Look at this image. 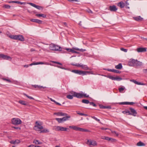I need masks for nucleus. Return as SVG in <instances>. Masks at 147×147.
<instances>
[{"mask_svg":"<svg viewBox=\"0 0 147 147\" xmlns=\"http://www.w3.org/2000/svg\"><path fill=\"white\" fill-rule=\"evenodd\" d=\"M122 79V78L119 76H116L115 77V80L118 81H120Z\"/></svg>","mask_w":147,"mask_h":147,"instance_id":"38","label":"nucleus"},{"mask_svg":"<svg viewBox=\"0 0 147 147\" xmlns=\"http://www.w3.org/2000/svg\"><path fill=\"white\" fill-rule=\"evenodd\" d=\"M35 146L34 145L32 144L30 145H29L28 146V147H34Z\"/></svg>","mask_w":147,"mask_h":147,"instance_id":"64","label":"nucleus"},{"mask_svg":"<svg viewBox=\"0 0 147 147\" xmlns=\"http://www.w3.org/2000/svg\"><path fill=\"white\" fill-rule=\"evenodd\" d=\"M74 49L75 50L79 51L81 52H84L86 51V50L85 49H79L78 48H75Z\"/></svg>","mask_w":147,"mask_h":147,"instance_id":"37","label":"nucleus"},{"mask_svg":"<svg viewBox=\"0 0 147 147\" xmlns=\"http://www.w3.org/2000/svg\"><path fill=\"white\" fill-rule=\"evenodd\" d=\"M118 104L119 105H127V102H121L119 103Z\"/></svg>","mask_w":147,"mask_h":147,"instance_id":"49","label":"nucleus"},{"mask_svg":"<svg viewBox=\"0 0 147 147\" xmlns=\"http://www.w3.org/2000/svg\"><path fill=\"white\" fill-rule=\"evenodd\" d=\"M71 52H72V53H77V54H78L79 53L78 52H77V51H74L73 50H72V51Z\"/></svg>","mask_w":147,"mask_h":147,"instance_id":"62","label":"nucleus"},{"mask_svg":"<svg viewBox=\"0 0 147 147\" xmlns=\"http://www.w3.org/2000/svg\"><path fill=\"white\" fill-rule=\"evenodd\" d=\"M74 96L71 95H68L66 97L68 99H72L73 98Z\"/></svg>","mask_w":147,"mask_h":147,"instance_id":"39","label":"nucleus"},{"mask_svg":"<svg viewBox=\"0 0 147 147\" xmlns=\"http://www.w3.org/2000/svg\"><path fill=\"white\" fill-rule=\"evenodd\" d=\"M12 128H13L16 129H19L20 130V128L19 127H12Z\"/></svg>","mask_w":147,"mask_h":147,"instance_id":"58","label":"nucleus"},{"mask_svg":"<svg viewBox=\"0 0 147 147\" xmlns=\"http://www.w3.org/2000/svg\"><path fill=\"white\" fill-rule=\"evenodd\" d=\"M99 106L100 109H111V107L110 106H103L102 105H100Z\"/></svg>","mask_w":147,"mask_h":147,"instance_id":"21","label":"nucleus"},{"mask_svg":"<svg viewBox=\"0 0 147 147\" xmlns=\"http://www.w3.org/2000/svg\"><path fill=\"white\" fill-rule=\"evenodd\" d=\"M121 50L125 52H126L127 51V49H124V48H121Z\"/></svg>","mask_w":147,"mask_h":147,"instance_id":"55","label":"nucleus"},{"mask_svg":"<svg viewBox=\"0 0 147 147\" xmlns=\"http://www.w3.org/2000/svg\"><path fill=\"white\" fill-rule=\"evenodd\" d=\"M137 145L138 146H145V144L142 142L140 141L137 144Z\"/></svg>","mask_w":147,"mask_h":147,"instance_id":"30","label":"nucleus"},{"mask_svg":"<svg viewBox=\"0 0 147 147\" xmlns=\"http://www.w3.org/2000/svg\"><path fill=\"white\" fill-rule=\"evenodd\" d=\"M108 9L111 11L115 12L117 11V8L115 5H110Z\"/></svg>","mask_w":147,"mask_h":147,"instance_id":"11","label":"nucleus"},{"mask_svg":"<svg viewBox=\"0 0 147 147\" xmlns=\"http://www.w3.org/2000/svg\"><path fill=\"white\" fill-rule=\"evenodd\" d=\"M49 48L53 51H60L62 50V48L61 47L53 43L50 45Z\"/></svg>","mask_w":147,"mask_h":147,"instance_id":"1","label":"nucleus"},{"mask_svg":"<svg viewBox=\"0 0 147 147\" xmlns=\"http://www.w3.org/2000/svg\"><path fill=\"white\" fill-rule=\"evenodd\" d=\"M108 78H109L110 79H111L113 80H115V77L112 76H109L108 77Z\"/></svg>","mask_w":147,"mask_h":147,"instance_id":"51","label":"nucleus"},{"mask_svg":"<svg viewBox=\"0 0 147 147\" xmlns=\"http://www.w3.org/2000/svg\"><path fill=\"white\" fill-rule=\"evenodd\" d=\"M30 21L33 22L38 23L39 24H41L42 22L41 20L37 19H31Z\"/></svg>","mask_w":147,"mask_h":147,"instance_id":"19","label":"nucleus"},{"mask_svg":"<svg viewBox=\"0 0 147 147\" xmlns=\"http://www.w3.org/2000/svg\"><path fill=\"white\" fill-rule=\"evenodd\" d=\"M49 132V131L47 129H44L40 131V133H47Z\"/></svg>","mask_w":147,"mask_h":147,"instance_id":"32","label":"nucleus"},{"mask_svg":"<svg viewBox=\"0 0 147 147\" xmlns=\"http://www.w3.org/2000/svg\"><path fill=\"white\" fill-rule=\"evenodd\" d=\"M91 117L92 118L94 119H95V120H96V121H97L98 122H99L100 123V120L98 119L97 118L93 116H91Z\"/></svg>","mask_w":147,"mask_h":147,"instance_id":"40","label":"nucleus"},{"mask_svg":"<svg viewBox=\"0 0 147 147\" xmlns=\"http://www.w3.org/2000/svg\"><path fill=\"white\" fill-rule=\"evenodd\" d=\"M65 117H63L61 118L62 120V121L63 122V121H66L68 120V119L70 117L69 116H65Z\"/></svg>","mask_w":147,"mask_h":147,"instance_id":"27","label":"nucleus"},{"mask_svg":"<svg viewBox=\"0 0 147 147\" xmlns=\"http://www.w3.org/2000/svg\"><path fill=\"white\" fill-rule=\"evenodd\" d=\"M82 102L87 104H88L90 103L89 101L88 100L86 99L82 100Z\"/></svg>","mask_w":147,"mask_h":147,"instance_id":"33","label":"nucleus"},{"mask_svg":"<svg viewBox=\"0 0 147 147\" xmlns=\"http://www.w3.org/2000/svg\"><path fill=\"white\" fill-rule=\"evenodd\" d=\"M114 72L116 73L120 74L121 72V71L114 69Z\"/></svg>","mask_w":147,"mask_h":147,"instance_id":"52","label":"nucleus"},{"mask_svg":"<svg viewBox=\"0 0 147 147\" xmlns=\"http://www.w3.org/2000/svg\"><path fill=\"white\" fill-rule=\"evenodd\" d=\"M38 64H45V65H49V63H45L44 62H38Z\"/></svg>","mask_w":147,"mask_h":147,"instance_id":"42","label":"nucleus"},{"mask_svg":"<svg viewBox=\"0 0 147 147\" xmlns=\"http://www.w3.org/2000/svg\"><path fill=\"white\" fill-rule=\"evenodd\" d=\"M71 65H73L76 66L78 67H81L83 69L85 70H89V68L88 67L87 65H81L79 64H74L72 63H71Z\"/></svg>","mask_w":147,"mask_h":147,"instance_id":"7","label":"nucleus"},{"mask_svg":"<svg viewBox=\"0 0 147 147\" xmlns=\"http://www.w3.org/2000/svg\"><path fill=\"white\" fill-rule=\"evenodd\" d=\"M38 62H35V63H32L30 64L29 65V66H32L33 65H38Z\"/></svg>","mask_w":147,"mask_h":147,"instance_id":"54","label":"nucleus"},{"mask_svg":"<svg viewBox=\"0 0 147 147\" xmlns=\"http://www.w3.org/2000/svg\"><path fill=\"white\" fill-rule=\"evenodd\" d=\"M36 16L38 17H42L44 18H45L46 17V15L44 14H40L37 13L36 14Z\"/></svg>","mask_w":147,"mask_h":147,"instance_id":"28","label":"nucleus"},{"mask_svg":"<svg viewBox=\"0 0 147 147\" xmlns=\"http://www.w3.org/2000/svg\"><path fill=\"white\" fill-rule=\"evenodd\" d=\"M146 49L145 48H139L137 49V51L138 52H144L146 51Z\"/></svg>","mask_w":147,"mask_h":147,"instance_id":"17","label":"nucleus"},{"mask_svg":"<svg viewBox=\"0 0 147 147\" xmlns=\"http://www.w3.org/2000/svg\"><path fill=\"white\" fill-rule=\"evenodd\" d=\"M111 132L113 134H115L116 135V136H118L119 135V134L118 133H117L115 131H112Z\"/></svg>","mask_w":147,"mask_h":147,"instance_id":"45","label":"nucleus"},{"mask_svg":"<svg viewBox=\"0 0 147 147\" xmlns=\"http://www.w3.org/2000/svg\"><path fill=\"white\" fill-rule=\"evenodd\" d=\"M71 71L75 73L82 75H86L87 74H93V72L91 71H84L77 70H73Z\"/></svg>","mask_w":147,"mask_h":147,"instance_id":"2","label":"nucleus"},{"mask_svg":"<svg viewBox=\"0 0 147 147\" xmlns=\"http://www.w3.org/2000/svg\"><path fill=\"white\" fill-rule=\"evenodd\" d=\"M82 93V97H86V98L89 97V95H87L86 94H84L83 93Z\"/></svg>","mask_w":147,"mask_h":147,"instance_id":"53","label":"nucleus"},{"mask_svg":"<svg viewBox=\"0 0 147 147\" xmlns=\"http://www.w3.org/2000/svg\"><path fill=\"white\" fill-rule=\"evenodd\" d=\"M129 110L131 112V114L130 115H132L134 116H136V115L137 113L134 109L130 108Z\"/></svg>","mask_w":147,"mask_h":147,"instance_id":"14","label":"nucleus"},{"mask_svg":"<svg viewBox=\"0 0 147 147\" xmlns=\"http://www.w3.org/2000/svg\"><path fill=\"white\" fill-rule=\"evenodd\" d=\"M69 93H70L71 94V95L72 96H73L74 97H75L76 94V92L73 91H71L69 92Z\"/></svg>","mask_w":147,"mask_h":147,"instance_id":"41","label":"nucleus"},{"mask_svg":"<svg viewBox=\"0 0 147 147\" xmlns=\"http://www.w3.org/2000/svg\"><path fill=\"white\" fill-rule=\"evenodd\" d=\"M0 58H1L4 59L11 60L12 58L9 56L3 54H0Z\"/></svg>","mask_w":147,"mask_h":147,"instance_id":"10","label":"nucleus"},{"mask_svg":"<svg viewBox=\"0 0 147 147\" xmlns=\"http://www.w3.org/2000/svg\"><path fill=\"white\" fill-rule=\"evenodd\" d=\"M90 105H92L94 107H96V105L93 102H90L89 103Z\"/></svg>","mask_w":147,"mask_h":147,"instance_id":"50","label":"nucleus"},{"mask_svg":"<svg viewBox=\"0 0 147 147\" xmlns=\"http://www.w3.org/2000/svg\"><path fill=\"white\" fill-rule=\"evenodd\" d=\"M18 102L23 105L25 106L28 105V102L24 100H20L18 101Z\"/></svg>","mask_w":147,"mask_h":147,"instance_id":"22","label":"nucleus"},{"mask_svg":"<svg viewBox=\"0 0 147 147\" xmlns=\"http://www.w3.org/2000/svg\"><path fill=\"white\" fill-rule=\"evenodd\" d=\"M104 70H107L108 71H111L112 72H114V69H104Z\"/></svg>","mask_w":147,"mask_h":147,"instance_id":"47","label":"nucleus"},{"mask_svg":"<svg viewBox=\"0 0 147 147\" xmlns=\"http://www.w3.org/2000/svg\"><path fill=\"white\" fill-rule=\"evenodd\" d=\"M69 127L70 128L72 129H73L76 131H79L82 132H89L90 131L88 130L76 126H69Z\"/></svg>","mask_w":147,"mask_h":147,"instance_id":"4","label":"nucleus"},{"mask_svg":"<svg viewBox=\"0 0 147 147\" xmlns=\"http://www.w3.org/2000/svg\"><path fill=\"white\" fill-rule=\"evenodd\" d=\"M14 3H18V4L22 5L24 3L22 2H21L17 1H15Z\"/></svg>","mask_w":147,"mask_h":147,"instance_id":"48","label":"nucleus"},{"mask_svg":"<svg viewBox=\"0 0 147 147\" xmlns=\"http://www.w3.org/2000/svg\"><path fill=\"white\" fill-rule=\"evenodd\" d=\"M20 142V141L19 140H17L15 141L12 140L10 142V143L11 144H18Z\"/></svg>","mask_w":147,"mask_h":147,"instance_id":"23","label":"nucleus"},{"mask_svg":"<svg viewBox=\"0 0 147 147\" xmlns=\"http://www.w3.org/2000/svg\"><path fill=\"white\" fill-rule=\"evenodd\" d=\"M71 2H73L74 1L78 2V0H67Z\"/></svg>","mask_w":147,"mask_h":147,"instance_id":"57","label":"nucleus"},{"mask_svg":"<svg viewBox=\"0 0 147 147\" xmlns=\"http://www.w3.org/2000/svg\"><path fill=\"white\" fill-rule=\"evenodd\" d=\"M134 104V102H127V105H133Z\"/></svg>","mask_w":147,"mask_h":147,"instance_id":"56","label":"nucleus"},{"mask_svg":"<svg viewBox=\"0 0 147 147\" xmlns=\"http://www.w3.org/2000/svg\"><path fill=\"white\" fill-rule=\"evenodd\" d=\"M32 86L33 87L35 88L41 89L42 88L44 89L46 88V87H43L42 86H40V85H32Z\"/></svg>","mask_w":147,"mask_h":147,"instance_id":"18","label":"nucleus"},{"mask_svg":"<svg viewBox=\"0 0 147 147\" xmlns=\"http://www.w3.org/2000/svg\"><path fill=\"white\" fill-rule=\"evenodd\" d=\"M115 68L117 69H121L122 68V64L121 63H119L118 65L115 66Z\"/></svg>","mask_w":147,"mask_h":147,"instance_id":"24","label":"nucleus"},{"mask_svg":"<svg viewBox=\"0 0 147 147\" xmlns=\"http://www.w3.org/2000/svg\"><path fill=\"white\" fill-rule=\"evenodd\" d=\"M75 97H76L79 98H82V93H78L76 92V94Z\"/></svg>","mask_w":147,"mask_h":147,"instance_id":"20","label":"nucleus"},{"mask_svg":"<svg viewBox=\"0 0 147 147\" xmlns=\"http://www.w3.org/2000/svg\"><path fill=\"white\" fill-rule=\"evenodd\" d=\"M101 139L104 140H107L109 141H111V142H113L116 140L111 138H110L108 137L103 136L101 137Z\"/></svg>","mask_w":147,"mask_h":147,"instance_id":"15","label":"nucleus"},{"mask_svg":"<svg viewBox=\"0 0 147 147\" xmlns=\"http://www.w3.org/2000/svg\"><path fill=\"white\" fill-rule=\"evenodd\" d=\"M23 94L24 95V96H26L27 97H28V98H29L30 99H32V100H34V98H33L32 97L29 96H28V95H27V94H25V93H24Z\"/></svg>","mask_w":147,"mask_h":147,"instance_id":"35","label":"nucleus"},{"mask_svg":"<svg viewBox=\"0 0 147 147\" xmlns=\"http://www.w3.org/2000/svg\"><path fill=\"white\" fill-rule=\"evenodd\" d=\"M66 50L67 51L69 52H71L72 50L71 49H69V48H67L66 49Z\"/></svg>","mask_w":147,"mask_h":147,"instance_id":"60","label":"nucleus"},{"mask_svg":"<svg viewBox=\"0 0 147 147\" xmlns=\"http://www.w3.org/2000/svg\"><path fill=\"white\" fill-rule=\"evenodd\" d=\"M29 4H30L32 6L35 8H36L37 9H38L39 10H41V9H43V8L41 6L36 5V4L33 3H29Z\"/></svg>","mask_w":147,"mask_h":147,"instance_id":"13","label":"nucleus"},{"mask_svg":"<svg viewBox=\"0 0 147 147\" xmlns=\"http://www.w3.org/2000/svg\"><path fill=\"white\" fill-rule=\"evenodd\" d=\"M87 144L89 145H92L93 146H95L97 145V143L96 141L91 140H88Z\"/></svg>","mask_w":147,"mask_h":147,"instance_id":"9","label":"nucleus"},{"mask_svg":"<svg viewBox=\"0 0 147 147\" xmlns=\"http://www.w3.org/2000/svg\"><path fill=\"white\" fill-rule=\"evenodd\" d=\"M3 80H4V81H7V82H9V83H11V81L9 79L3 78Z\"/></svg>","mask_w":147,"mask_h":147,"instance_id":"46","label":"nucleus"},{"mask_svg":"<svg viewBox=\"0 0 147 147\" xmlns=\"http://www.w3.org/2000/svg\"><path fill=\"white\" fill-rule=\"evenodd\" d=\"M125 88L122 87H121L119 88V90L120 92L122 93V92L124 90Z\"/></svg>","mask_w":147,"mask_h":147,"instance_id":"43","label":"nucleus"},{"mask_svg":"<svg viewBox=\"0 0 147 147\" xmlns=\"http://www.w3.org/2000/svg\"><path fill=\"white\" fill-rule=\"evenodd\" d=\"M33 143L36 144H42V142L39 141L38 140H34Z\"/></svg>","mask_w":147,"mask_h":147,"instance_id":"31","label":"nucleus"},{"mask_svg":"<svg viewBox=\"0 0 147 147\" xmlns=\"http://www.w3.org/2000/svg\"><path fill=\"white\" fill-rule=\"evenodd\" d=\"M53 63H57V64H59V65H62V63H60L59 62H56V61H53Z\"/></svg>","mask_w":147,"mask_h":147,"instance_id":"59","label":"nucleus"},{"mask_svg":"<svg viewBox=\"0 0 147 147\" xmlns=\"http://www.w3.org/2000/svg\"><path fill=\"white\" fill-rule=\"evenodd\" d=\"M12 123L15 125H18L22 123V121L18 118H13L11 119Z\"/></svg>","mask_w":147,"mask_h":147,"instance_id":"5","label":"nucleus"},{"mask_svg":"<svg viewBox=\"0 0 147 147\" xmlns=\"http://www.w3.org/2000/svg\"><path fill=\"white\" fill-rule=\"evenodd\" d=\"M35 124L36 125L34 127V130L36 131H40V130L43 129V126L38 121L36 122Z\"/></svg>","mask_w":147,"mask_h":147,"instance_id":"6","label":"nucleus"},{"mask_svg":"<svg viewBox=\"0 0 147 147\" xmlns=\"http://www.w3.org/2000/svg\"><path fill=\"white\" fill-rule=\"evenodd\" d=\"M3 7L4 8H5L9 9L10 8L11 6L8 5H5L3 6Z\"/></svg>","mask_w":147,"mask_h":147,"instance_id":"44","label":"nucleus"},{"mask_svg":"<svg viewBox=\"0 0 147 147\" xmlns=\"http://www.w3.org/2000/svg\"><path fill=\"white\" fill-rule=\"evenodd\" d=\"M55 120L57 121L58 123H61L63 122L61 118H56L55 119Z\"/></svg>","mask_w":147,"mask_h":147,"instance_id":"36","label":"nucleus"},{"mask_svg":"<svg viewBox=\"0 0 147 147\" xmlns=\"http://www.w3.org/2000/svg\"><path fill=\"white\" fill-rule=\"evenodd\" d=\"M55 103L57 105H60V106L61 105V104H60V103H59L58 102H56V101H55Z\"/></svg>","mask_w":147,"mask_h":147,"instance_id":"63","label":"nucleus"},{"mask_svg":"<svg viewBox=\"0 0 147 147\" xmlns=\"http://www.w3.org/2000/svg\"><path fill=\"white\" fill-rule=\"evenodd\" d=\"M122 113L124 114L128 113V115H129L131 114L130 112L129 111L127 110H125V111H123Z\"/></svg>","mask_w":147,"mask_h":147,"instance_id":"34","label":"nucleus"},{"mask_svg":"<svg viewBox=\"0 0 147 147\" xmlns=\"http://www.w3.org/2000/svg\"><path fill=\"white\" fill-rule=\"evenodd\" d=\"M118 5L121 8H122L124 7L125 5L123 2H121L119 3Z\"/></svg>","mask_w":147,"mask_h":147,"instance_id":"29","label":"nucleus"},{"mask_svg":"<svg viewBox=\"0 0 147 147\" xmlns=\"http://www.w3.org/2000/svg\"><path fill=\"white\" fill-rule=\"evenodd\" d=\"M68 129L66 128L59 126H57L55 129L56 130L59 131H67V130Z\"/></svg>","mask_w":147,"mask_h":147,"instance_id":"8","label":"nucleus"},{"mask_svg":"<svg viewBox=\"0 0 147 147\" xmlns=\"http://www.w3.org/2000/svg\"><path fill=\"white\" fill-rule=\"evenodd\" d=\"M136 63L135 64L134 66H140L142 65V63L141 62L139 61H138L137 60H136Z\"/></svg>","mask_w":147,"mask_h":147,"instance_id":"25","label":"nucleus"},{"mask_svg":"<svg viewBox=\"0 0 147 147\" xmlns=\"http://www.w3.org/2000/svg\"><path fill=\"white\" fill-rule=\"evenodd\" d=\"M134 18L135 20L137 21L142 20L143 19V18H142L140 16L135 17Z\"/></svg>","mask_w":147,"mask_h":147,"instance_id":"26","label":"nucleus"},{"mask_svg":"<svg viewBox=\"0 0 147 147\" xmlns=\"http://www.w3.org/2000/svg\"><path fill=\"white\" fill-rule=\"evenodd\" d=\"M10 37L11 38L13 39L18 40L22 41H23L24 40V37L22 35H11L10 36Z\"/></svg>","mask_w":147,"mask_h":147,"instance_id":"3","label":"nucleus"},{"mask_svg":"<svg viewBox=\"0 0 147 147\" xmlns=\"http://www.w3.org/2000/svg\"><path fill=\"white\" fill-rule=\"evenodd\" d=\"M136 60L134 59H130L128 62V64L129 66H134Z\"/></svg>","mask_w":147,"mask_h":147,"instance_id":"12","label":"nucleus"},{"mask_svg":"<svg viewBox=\"0 0 147 147\" xmlns=\"http://www.w3.org/2000/svg\"><path fill=\"white\" fill-rule=\"evenodd\" d=\"M87 11L89 13H92V11L90 9H88L87 10Z\"/></svg>","mask_w":147,"mask_h":147,"instance_id":"61","label":"nucleus"},{"mask_svg":"<svg viewBox=\"0 0 147 147\" xmlns=\"http://www.w3.org/2000/svg\"><path fill=\"white\" fill-rule=\"evenodd\" d=\"M54 114L57 116H66L67 115V114L66 113H63L62 112L55 113H54Z\"/></svg>","mask_w":147,"mask_h":147,"instance_id":"16","label":"nucleus"}]
</instances>
